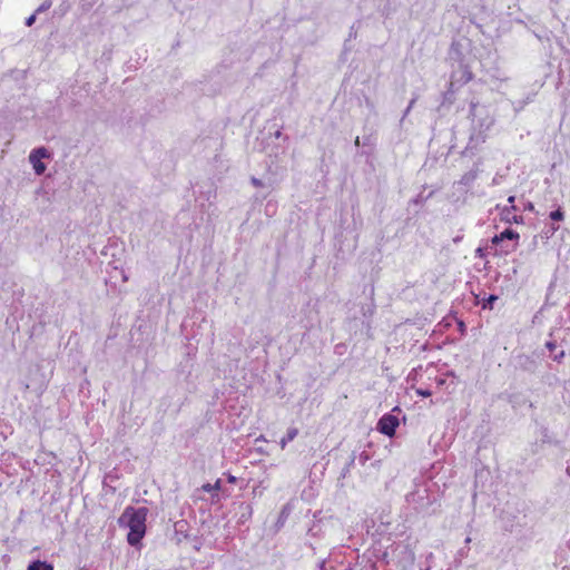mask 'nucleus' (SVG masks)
I'll return each mask as SVG.
<instances>
[{
	"label": "nucleus",
	"instance_id": "f257e3e1",
	"mask_svg": "<svg viewBox=\"0 0 570 570\" xmlns=\"http://www.w3.org/2000/svg\"><path fill=\"white\" fill-rule=\"evenodd\" d=\"M147 515L148 509L145 507H127L120 515L119 524L129 529L127 541L130 546H137L144 538Z\"/></svg>",
	"mask_w": 570,
	"mask_h": 570
},
{
	"label": "nucleus",
	"instance_id": "f03ea898",
	"mask_svg": "<svg viewBox=\"0 0 570 570\" xmlns=\"http://www.w3.org/2000/svg\"><path fill=\"white\" fill-rule=\"evenodd\" d=\"M50 154L47 148L39 147L31 150L29 155V163L37 175H42L46 171V165L41 161L43 158H49Z\"/></svg>",
	"mask_w": 570,
	"mask_h": 570
},
{
	"label": "nucleus",
	"instance_id": "7ed1b4c3",
	"mask_svg": "<svg viewBox=\"0 0 570 570\" xmlns=\"http://www.w3.org/2000/svg\"><path fill=\"white\" fill-rule=\"evenodd\" d=\"M397 426L399 419L392 414H384L377 423V430L387 436H393Z\"/></svg>",
	"mask_w": 570,
	"mask_h": 570
},
{
	"label": "nucleus",
	"instance_id": "20e7f679",
	"mask_svg": "<svg viewBox=\"0 0 570 570\" xmlns=\"http://www.w3.org/2000/svg\"><path fill=\"white\" fill-rule=\"evenodd\" d=\"M472 79V72L468 66L462 65L459 70L454 71L451 77V85H464Z\"/></svg>",
	"mask_w": 570,
	"mask_h": 570
},
{
	"label": "nucleus",
	"instance_id": "39448f33",
	"mask_svg": "<svg viewBox=\"0 0 570 570\" xmlns=\"http://www.w3.org/2000/svg\"><path fill=\"white\" fill-rule=\"evenodd\" d=\"M518 238H519V234L515 233L514 230L508 228V229L503 230L502 233H500L499 235H495L492 238V243L497 245V244L503 243L504 240H517Z\"/></svg>",
	"mask_w": 570,
	"mask_h": 570
},
{
	"label": "nucleus",
	"instance_id": "423d86ee",
	"mask_svg": "<svg viewBox=\"0 0 570 570\" xmlns=\"http://www.w3.org/2000/svg\"><path fill=\"white\" fill-rule=\"evenodd\" d=\"M478 175H479V169L472 168L461 177L460 184H462L464 186H471L474 183V180L478 178Z\"/></svg>",
	"mask_w": 570,
	"mask_h": 570
},
{
	"label": "nucleus",
	"instance_id": "0eeeda50",
	"mask_svg": "<svg viewBox=\"0 0 570 570\" xmlns=\"http://www.w3.org/2000/svg\"><path fill=\"white\" fill-rule=\"evenodd\" d=\"M298 434V430L296 428H289L286 432V434L281 439L279 445L282 449H285V446L292 442Z\"/></svg>",
	"mask_w": 570,
	"mask_h": 570
},
{
	"label": "nucleus",
	"instance_id": "6e6552de",
	"mask_svg": "<svg viewBox=\"0 0 570 570\" xmlns=\"http://www.w3.org/2000/svg\"><path fill=\"white\" fill-rule=\"evenodd\" d=\"M28 570H53V567L45 561H33L29 564Z\"/></svg>",
	"mask_w": 570,
	"mask_h": 570
},
{
	"label": "nucleus",
	"instance_id": "1a4fd4ad",
	"mask_svg": "<svg viewBox=\"0 0 570 570\" xmlns=\"http://www.w3.org/2000/svg\"><path fill=\"white\" fill-rule=\"evenodd\" d=\"M202 490L205 492L213 493V495L218 497V491L220 490V480H217L214 484L206 483L202 487Z\"/></svg>",
	"mask_w": 570,
	"mask_h": 570
},
{
	"label": "nucleus",
	"instance_id": "9d476101",
	"mask_svg": "<svg viewBox=\"0 0 570 570\" xmlns=\"http://www.w3.org/2000/svg\"><path fill=\"white\" fill-rule=\"evenodd\" d=\"M493 122H494L493 118L487 116L482 121H480L479 126L481 129L487 131L492 127Z\"/></svg>",
	"mask_w": 570,
	"mask_h": 570
},
{
	"label": "nucleus",
	"instance_id": "9b49d317",
	"mask_svg": "<svg viewBox=\"0 0 570 570\" xmlns=\"http://www.w3.org/2000/svg\"><path fill=\"white\" fill-rule=\"evenodd\" d=\"M550 218L554 222H559V220H562L564 218V213L562 212V209L559 207L558 209L553 210L550 213Z\"/></svg>",
	"mask_w": 570,
	"mask_h": 570
},
{
	"label": "nucleus",
	"instance_id": "f8f14e48",
	"mask_svg": "<svg viewBox=\"0 0 570 570\" xmlns=\"http://www.w3.org/2000/svg\"><path fill=\"white\" fill-rule=\"evenodd\" d=\"M478 112H479V106L476 102H471L470 104V116L472 117V120L475 121V118L478 116Z\"/></svg>",
	"mask_w": 570,
	"mask_h": 570
},
{
	"label": "nucleus",
	"instance_id": "ddd939ff",
	"mask_svg": "<svg viewBox=\"0 0 570 570\" xmlns=\"http://www.w3.org/2000/svg\"><path fill=\"white\" fill-rule=\"evenodd\" d=\"M52 2L51 0H45L36 10V13H40L42 11L48 10L51 7Z\"/></svg>",
	"mask_w": 570,
	"mask_h": 570
},
{
	"label": "nucleus",
	"instance_id": "4468645a",
	"mask_svg": "<svg viewBox=\"0 0 570 570\" xmlns=\"http://www.w3.org/2000/svg\"><path fill=\"white\" fill-rule=\"evenodd\" d=\"M245 512L242 514V520L248 519L252 515L253 509L249 504H243Z\"/></svg>",
	"mask_w": 570,
	"mask_h": 570
},
{
	"label": "nucleus",
	"instance_id": "2eb2a0df",
	"mask_svg": "<svg viewBox=\"0 0 570 570\" xmlns=\"http://www.w3.org/2000/svg\"><path fill=\"white\" fill-rule=\"evenodd\" d=\"M96 1L97 0H81L80 2L82 8L89 9L94 6Z\"/></svg>",
	"mask_w": 570,
	"mask_h": 570
},
{
	"label": "nucleus",
	"instance_id": "dca6fc26",
	"mask_svg": "<svg viewBox=\"0 0 570 570\" xmlns=\"http://www.w3.org/2000/svg\"><path fill=\"white\" fill-rule=\"evenodd\" d=\"M35 20H36V13H33V14H31L29 18H27V20H26V24H27L28 27H30V26H32V24H33Z\"/></svg>",
	"mask_w": 570,
	"mask_h": 570
},
{
	"label": "nucleus",
	"instance_id": "f3484780",
	"mask_svg": "<svg viewBox=\"0 0 570 570\" xmlns=\"http://www.w3.org/2000/svg\"><path fill=\"white\" fill-rule=\"evenodd\" d=\"M563 356H564V351H560L559 353L553 355V360L557 362H560L563 358Z\"/></svg>",
	"mask_w": 570,
	"mask_h": 570
},
{
	"label": "nucleus",
	"instance_id": "a211bd4d",
	"mask_svg": "<svg viewBox=\"0 0 570 570\" xmlns=\"http://www.w3.org/2000/svg\"><path fill=\"white\" fill-rule=\"evenodd\" d=\"M556 346H557L556 342L549 341V342L546 343V347L549 351H553L556 348Z\"/></svg>",
	"mask_w": 570,
	"mask_h": 570
},
{
	"label": "nucleus",
	"instance_id": "6ab92c4d",
	"mask_svg": "<svg viewBox=\"0 0 570 570\" xmlns=\"http://www.w3.org/2000/svg\"><path fill=\"white\" fill-rule=\"evenodd\" d=\"M515 248V244H512L511 246L507 245L504 248H502L503 253H509Z\"/></svg>",
	"mask_w": 570,
	"mask_h": 570
},
{
	"label": "nucleus",
	"instance_id": "aec40b11",
	"mask_svg": "<svg viewBox=\"0 0 570 570\" xmlns=\"http://www.w3.org/2000/svg\"><path fill=\"white\" fill-rule=\"evenodd\" d=\"M514 200H515V197H514V196H510V197L508 198V203L511 205V208H512L513 210L515 209Z\"/></svg>",
	"mask_w": 570,
	"mask_h": 570
},
{
	"label": "nucleus",
	"instance_id": "412c9836",
	"mask_svg": "<svg viewBox=\"0 0 570 570\" xmlns=\"http://www.w3.org/2000/svg\"><path fill=\"white\" fill-rule=\"evenodd\" d=\"M252 183L256 187H261L262 186V181L259 179H257V178H252Z\"/></svg>",
	"mask_w": 570,
	"mask_h": 570
},
{
	"label": "nucleus",
	"instance_id": "4be33fe9",
	"mask_svg": "<svg viewBox=\"0 0 570 570\" xmlns=\"http://www.w3.org/2000/svg\"><path fill=\"white\" fill-rule=\"evenodd\" d=\"M415 101H416V97L412 98V99H411V101H410V104H409V106H407V108H409V109H412V108H413V106H414V104H415Z\"/></svg>",
	"mask_w": 570,
	"mask_h": 570
},
{
	"label": "nucleus",
	"instance_id": "5701e85b",
	"mask_svg": "<svg viewBox=\"0 0 570 570\" xmlns=\"http://www.w3.org/2000/svg\"><path fill=\"white\" fill-rule=\"evenodd\" d=\"M419 394L422 395V396H430L431 395L430 391H421V390L419 391Z\"/></svg>",
	"mask_w": 570,
	"mask_h": 570
},
{
	"label": "nucleus",
	"instance_id": "b1692460",
	"mask_svg": "<svg viewBox=\"0 0 570 570\" xmlns=\"http://www.w3.org/2000/svg\"><path fill=\"white\" fill-rule=\"evenodd\" d=\"M533 208H534V206H533V204H532V203H529V204L527 205V209H529V210H533Z\"/></svg>",
	"mask_w": 570,
	"mask_h": 570
},
{
	"label": "nucleus",
	"instance_id": "393cba45",
	"mask_svg": "<svg viewBox=\"0 0 570 570\" xmlns=\"http://www.w3.org/2000/svg\"><path fill=\"white\" fill-rule=\"evenodd\" d=\"M410 111H411V109L406 108L405 111H404L403 118L406 117Z\"/></svg>",
	"mask_w": 570,
	"mask_h": 570
},
{
	"label": "nucleus",
	"instance_id": "a878e982",
	"mask_svg": "<svg viewBox=\"0 0 570 570\" xmlns=\"http://www.w3.org/2000/svg\"><path fill=\"white\" fill-rule=\"evenodd\" d=\"M512 220H513L514 223H519V222H520V220H519V218H518L517 216H513V217H512Z\"/></svg>",
	"mask_w": 570,
	"mask_h": 570
},
{
	"label": "nucleus",
	"instance_id": "bb28decb",
	"mask_svg": "<svg viewBox=\"0 0 570 570\" xmlns=\"http://www.w3.org/2000/svg\"><path fill=\"white\" fill-rule=\"evenodd\" d=\"M355 146H360V138L358 137H356V139H355Z\"/></svg>",
	"mask_w": 570,
	"mask_h": 570
},
{
	"label": "nucleus",
	"instance_id": "cd10ccee",
	"mask_svg": "<svg viewBox=\"0 0 570 570\" xmlns=\"http://www.w3.org/2000/svg\"><path fill=\"white\" fill-rule=\"evenodd\" d=\"M559 229L558 226H552V233L557 232Z\"/></svg>",
	"mask_w": 570,
	"mask_h": 570
},
{
	"label": "nucleus",
	"instance_id": "c85d7f7f",
	"mask_svg": "<svg viewBox=\"0 0 570 570\" xmlns=\"http://www.w3.org/2000/svg\"><path fill=\"white\" fill-rule=\"evenodd\" d=\"M567 474L570 476V465L567 466V470H566Z\"/></svg>",
	"mask_w": 570,
	"mask_h": 570
},
{
	"label": "nucleus",
	"instance_id": "c756f323",
	"mask_svg": "<svg viewBox=\"0 0 570 570\" xmlns=\"http://www.w3.org/2000/svg\"><path fill=\"white\" fill-rule=\"evenodd\" d=\"M256 441H265V439L264 436L261 435L259 438L256 439Z\"/></svg>",
	"mask_w": 570,
	"mask_h": 570
},
{
	"label": "nucleus",
	"instance_id": "7c9ffc66",
	"mask_svg": "<svg viewBox=\"0 0 570 570\" xmlns=\"http://www.w3.org/2000/svg\"><path fill=\"white\" fill-rule=\"evenodd\" d=\"M505 218H507V220H510V219H511V218H510V216H509V213H508V212H507V214H505Z\"/></svg>",
	"mask_w": 570,
	"mask_h": 570
}]
</instances>
